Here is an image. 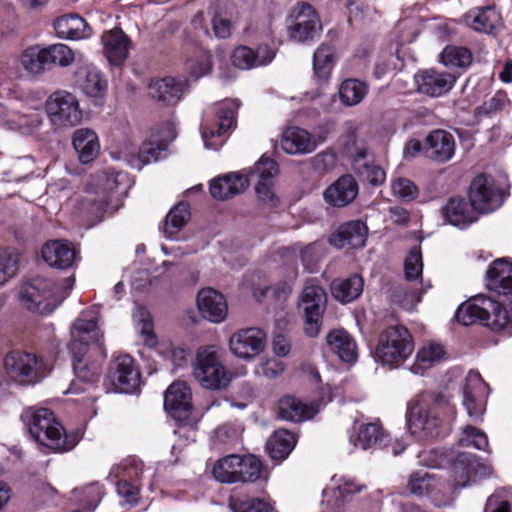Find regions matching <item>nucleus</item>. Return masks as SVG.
Masks as SVG:
<instances>
[{"instance_id": "6e6d98bb", "label": "nucleus", "mask_w": 512, "mask_h": 512, "mask_svg": "<svg viewBox=\"0 0 512 512\" xmlns=\"http://www.w3.org/2000/svg\"><path fill=\"white\" fill-rule=\"evenodd\" d=\"M108 205V199L92 194H88L81 202L83 212L92 222H99L104 218Z\"/></svg>"}, {"instance_id": "72a5a7b5", "label": "nucleus", "mask_w": 512, "mask_h": 512, "mask_svg": "<svg viewBox=\"0 0 512 512\" xmlns=\"http://www.w3.org/2000/svg\"><path fill=\"white\" fill-rule=\"evenodd\" d=\"M347 153L352 158V164L354 170L363 176L371 183L372 185H379L384 182L386 174L385 171L375 165H370L366 161V157L368 151L364 146H355L353 149L348 148Z\"/></svg>"}, {"instance_id": "13d9d810", "label": "nucleus", "mask_w": 512, "mask_h": 512, "mask_svg": "<svg viewBox=\"0 0 512 512\" xmlns=\"http://www.w3.org/2000/svg\"><path fill=\"white\" fill-rule=\"evenodd\" d=\"M446 352L444 346L437 342H429L424 345L416 355L417 362L424 367L437 364L445 359Z\"/></svg>"}, {"instance_id": "e433bc0d", "label": "nucleus", "mask_w": 512, "mask_h": 512, "mask_svg": "<svg viewBox=\"0 0 512 512\" xmlns=\"http://www.w3.org/2000/svg\"><path fill=\"white\" fill-rule=\"evenodd\" d=\"M464 20L474 30L490 33L500 24L501 16L494 7L487 6L470 10Z\"/></svg>"}, {"instance_id": "2f4dec72", "label": "nucleus", "mask_w": 512, "mask_h": 512, "mask_svg": "<svg viewBox=\"0 0 512 512\" xmlns=\"http://www.w3.org/2000/svg\"><path fill=\"white\" fill-rule=\"evenodd\" d=\"M249 180L246 176L230 173L218 177L210 183V193L214 199L227 200L247 189Z\"/></svg>"}, {"instance_id": "1a4fd4ad", "label": "nucleus", "mask_w": 512, "mask_h": 512, "mask_svg": "<svg viewBox=\"0 0 512 512\" xmlns=\"http://www.w3.org/2000/svg\"><path fill=\"white\" fill-rule=\"evenodd\" d=\"M327 295L319 285H306L299 295L298 310L305 320V332L308 336L318 335L322 316L326 309Z\"/></svg>"}, {"instance_id": "c756f323", "label": "nucleus", "mask_w": 512, "mask_h": 512, "mask_svg": "<svg viewBox=\"0 0 512 512\" xmlns=\"http://www.w3.org/2000/svg\"><path fill=\"white\" fill-rule=\"evenodd\" d=\"M170 140L158 134H151L141 145L137 155H131L128 163L131 167L141 170L144 165L158 161L167 150Z\"/></svg>"}, {"instance_id": "3c124183", "label": "nucleus", "mask_w": 512, "mask_h": 512, "mask_svg": "<svg viewBox=\"0 0 512 512\" xmlns=\"http://www.w3.org/2000/svg\"><path fill=\"white\" fill-rule=\"evenodd\" d=\"M124 178L123 173L110 170L103 171L96 176L95 194L110 200L111 194L118 189Z\"/></svg>"}, {"instance_id": "0e129e2a", "label": "nucleus", "mask_w": 512, "mask_h": 512, "mask_svg": "<svg viewBox=\"0 0 512 512\" xmlns=\"http://www.w3.org/2000/svg\"><path fill=\"white\" fill-rule=\"evenodd\" d=\"M423 270L421 249L414 246L408 253L404 262L405 277L408 280L417 279Z\"/></svg>"}, {"instance_id": "4c0bfd02", "label": "nucleus", "mask_w": 512, "mask_h": 512, "mask_svg": "<svg viewBox=\"0 0 512 512\" xmlns=\"http://www.w3.org/2000/svg\"><path fill=\"white\" fill-rule=\"evenodd\" d=\"M43 118L38 111L29 113H20L17 111H8L4 120L7 129L17 131L23 135L34 133L42 124Z\"/></svg>"}, {"instance_id": "aec40b11", "label": "nucleus", "mask_w": 512, "mask_h": 512, "mask_svg": "<svg viewBox=\"0 0 512 512\" xmlns=\"http://www.w3.org/2000/svg\"><path fill=\"white\" fill-rule=\"evenodd\" d=\"M75 85L88 97L102 98L107 91V80L91 64L79 65L74 72Z\"/></svg>"}, {"instance_id": "09e8293b", "label": "nucleus", "mask_w": 512, "mask_h": 512, "mask_svg": "<svg viewBox=\"0 0 512 512\" xmlns=\"http://www.w3.org/2000/svg\"><path fill=\"white\" fill-rule=\"evenodd\" d=\"M239 463V455L235 454L219 459L213 466L214 478L222 483H236Z\"/></svg>"}, {"instance_id": "58836bf2", "label": "nucleus", "mask_w": 512, "mask_h": 512, "mask_svg": "<svg viewBox=\"0 0 512 512\" xmlns=\"http://www.w3.org/2000/svg\"><path fill=\"white\" fill-rule=\"evenodd\" d=\"M18 63L30 76L43 75L48 65L45 47L40 45L27 47L19 54Z\"/></svg>"}, {"instance_id": "a878e982", "label": "nucleus", "mask_w": 512, "mask_h": 512, "mask_svg": "<svg viewBox=\"0 0 512 512\" xmlns=\"http://www.w3.org/2000/svg\"><path fill=\"white\" fill-rule=\"evenodd\" d=\"M41 252L44 261L58 269L71 267L76 259L74 246L65 240H51L42 247Z\"/></svg>"}, {"instance_id": "e2e57ef3", "label": "nucleus", "mask_w": 512, "mask_h": 512, "mask_svg": "<svg viewBox=\"0 0 512 512\" xmlns=\"http://www.w3.org/2000/svg\"><path fill=\"white\" fill-rule=\"evenodd\" d=\"M18 254L12 250L0 251V285L15 275L18 269Z\"/></svg>"}, {"instance_id": "6e6552de", "label": "nucleus", "mask_w": 512, "mask_h": 512, "mask_svg": "<svg viewBox=\"0 0 512 512\" xmlns=\"http://www.w3.org/2000/svg\"><path fill=\"white\" fill-rule=\"evenodd\" d=\"M98 318V310L90 308L83 311L74 321L69 342L72 355H86L90 344L100 345L103 333L98 326Z\"/></svg>"}, {"instance_id": "a211bd4d", "label": "nucleus", "mask_w": 512, "mask_h": 512, "mask_svg": "<svg viewBox=\"0 0 512 512\" xmlns=\"http://www.w3.org/2000/svg\"><path fill=\"white\" fill-rule=\"evenodd\" d=\"M295 24L290 27V37L297 42L313 40L322 30L318 15L311 5L299 4L293 11Z\"/></svg>"}, {"instance_id": "bf43d9fd", "label": "nucleus", "mask_w": 512, "mask_h": 512, "mask_svg": "<svg viewBox=\"0 0 512 512\" xmlns=\"http://www.w3.org/2000/svg\"><path fill=\"white\" fill-rule=\"evenodd\" d=\"M229 507L233 512H277L271 504L258 498H231Z\"/></svg>"}, {"instance_id": "4468645a", "label": "nucleus", "mask_w": 512, "mask_h": 512, "mask_svg": "<svg viewBox=\"0 0 512 512\" xmlns=\"http://www.w3.org/2000/svg\"><path fill=\"white\" fill-rule=\"evenodd\" d=\"M108 379L115 391L132 393L140 384V371L131 356L119 355L112 362Z\"/></svg>"}, {"instance_id": "412c9836", "label": "nucleus", "mask_w": 512, "mask_h": 512, "mask_svg": "<svg viewBox=\"0 0 512 512\" xmlns=\"http://www.w3.org/2000/svg\"><path fill=\"white\" fill-rule=\"evenodd\" d=\"M368 229L365 223L354 220L342 224L329 237V243L337 249L344 247L361 248L365 245Z\"/></svg>"}, {"instance_id": "0eeeda50", "label": "nucleus", "mask_w": 512, "mask_h": 512, "mask_svg": "<svg viewBox=\"0 0 512 512\" xmlns=\"http://www.w3.org/2000/svg\"><path fill=\"white\" fill-rule=\"evenodd\" d=\"M193 376L201 386L210 390L223 389L232 380L231 372L222 365L213 347L198 349L193 364Z\"/></svg>"}, {"instance_id": "c03bdc74", "label": "nucleus", "mask_w": 512, "mask_h": 512, "mask_svg": "<svg viewBox=\"0 0 512 512\" xmlns=\"http://www.w3.org/2000/svg\"><path fill=\"white\" fill-rule=\"evenodd\" d=\"M440 486V482L435 478V475L424 470L412 473L407 482L408 491L416 496L441 493Z\"/></svg>"}, {"instance_id": "603ef678", "label": "nucleus", "mask_w": 512, "mask_h": 512, "mask_svg": "<svg viewBox=\"0 0 512 512\" xmlns=\"http://www.w3.org/2000/svg\"><path fill=\"white\" fill-rule=\"evenodd\" d=\"M237 482H255L262 474V463L254 455L239 456Z\"/></svg>"}, {"instance_id": "f03ea898", "label": "nucleus", "mask_w": 512, "mask_h": 512, "mask_svg": "<svg viewBox=\"0 0 512 512\" xmlns=\"http://www.w3.org/2000/svg\"><path fill=\"white\" fill-rule=\"evenodd\" d=\"M21 417L32 438L53 452L70 451L78 443L77 434H67L54 413L47 408L27 409Z\"/></svg>"}, {"instance_id": "49530a36", "label": "nucleus", "mask_w": 512, "mask_h": 512, "mask_svg": "<svg viewBox=\"0 0 512 512\" xmlns=\"http://www.w3.org/2000/svg\"><path fill=\"white\" fill-rule=\"evenodd\" d=\"M335 65V51L333 47L321 44L313 55V71L315 77L326 81L330 78Z\"/></svg>"}, {"instance_id": "de8ad7c7", "label": "nucleus", "mask_w": 512, "mask_h": 512, "mask_svg": "<svg viewBox=\"0 0 512 512\" xmlns=\"http://www.w3.org/2000/svg\"><path fill=\"white\" fill-rule=\"evenodd\" d=\"M367 92V85L357 79H346L339 87L340 100L349 107L359 104L365 98Z\"/></svg>"}, {"instance_id": "2eb2a0df", "label": "nucleus", "mask_w": 512, "mask_h": 512, "mask_svg": "<svg viewBox=\"0 0 512 512\" xmlns=\"http://www.w3.org/2000/svg\"><path fill=\"white\" fill-rule=\"evenodd\" d=\"M324 142V135H312L304 128L292 126L283 131L280 144L286 154L305 155L314 152Z\"/></svg>"}, {"instance_id": "680f3d73", "label": "nucleus", "mask_w": 512, "mask_h": 512, "mask_svg": "<svg viewBox=\"0 0 512 512\" xmlns=\"http://www.w3.org/2000/svg\"><path fill=\"white\" fill-rule=\"evenodd\" d=\"M392 194L402 201H412L419 193L418 187L408 178L399 177L391 183Z\"/></svg>"}, {"instance_id": "7c9ffc66", "label": "nucleus", "mask_w": 512, "mask_h": 512, "mask_svg": "<svg viewBox=\"0 0 512 512\" xmlns=\"http://www.w3.org/2000/svg\"><path fill=\"white\" fill-rule=\"evenodd\" d=\"M318 412V405L307 404L292 396H284L278 401V416L283 420L306 421L312 419Z\"/></svg>"}, {"instance_id": "393cba45", "label": "nucleus", "mask_w": 512, "mask_h": 512, "mask_svg": "<svg viewBox=\"0 0 512 512\" xmlns=\"http://www.w3.org/2000/svg\"><path fill=\"white\" fill-rule=\"evenodd\" d=\"M359 192L358 183L350 175H342L325 191V201L334 207H344L355 200Z\"/></svg>"}, {"instance_id": "69168bd1", "label": "nucleus", "mask_w": 512, "mask_h": 512, "mask_svg": "<svg viewBox=\"0 0 512 512\" xmlns=\"http://www.w3.org/2000/svg\"><path fill=\"white\" fill-rule=\"evenodd\" d=\"M309 162L316 173L326 174L335 168L337 156L333 151L325 150L311 157Z\"/></svg>"}, {"instance_id": "9d476101", "label": "nucleus", "mask_w": 512, "mask_h": 512, "mask_svg": "<svg viewBox=\"0 0 512 512\" xmlns=\"http://www.w3.org/2000/svg\"><path fill=\"white\" fill-rule=\"evenodd\" d=\"M45 109L52 123L59 127H74L83 118L78 99L65 90L52 93L46 100Z\"/></svg>"}, {"instance_id": "423d86ee", "label": "nucleus", "mask_w": 512, "mask_h": 512, "mask_svg": "<svg viewBox=\"0 0 512 512\" xmlns=\"http://www.w3.org/2000/svg\"><path fill=\"white\" fill-rule=\"evenodd\" d=\"M413 350L414 343L408 329L395 324L380 333L375 356L384 365L397 366L404 362Z\"/></svg>"}, {"instance_id": "f8f14e48", "label": "nucleus", "mask_w": 512, "mask_h": 512, "mask_svg": "<svg viewBox=\"0 0 512 512\" xmlns=\"http://www.w3.org/2000/svg\"><path fill=\"white\" fill-rule=\"evenodd\" d=\"M239 106L240 103L236 100L226 101L217 106L216 127L203 125L201 128L206 148L217 150L225 143L228 131L235 126Z\"/></svg>"}, {"instance_id": "a19ab883", "label": "nucleus", "mask_w": 512, "mask_h": 512, "mask_svg": "<svg viewBox=\"0 0 512 512\" xmlns=\"http://www.w3.org/2000/svg\"><path fill=\"white\" fill-rule=\"evenodd\" d=\"M441 211L444 219L457 227H465L474 221L473 212L463 198H451Z\"/></svg>"}, {"instance_id": "9b49d317", "label": "nucleus", "mask_w": 512, "mask_h": 512, "mask_svg": "<svg viewBox=\"0 0 512 512\" xmlns=\"http://www.w3.org/2000/svg\"><path fill=\"white\" fill-rule=\"evenodd\" d=\"M503 199V193L492 176L479 174L471 181L469 200L474 210L480 213L493 212L502 205Z\"/></svg>"}, {"instance_id": "bb28decb", "label": "nucleus", "mask_w": 512, "mask_h": 512, "mask_svg": "<svg viewBox=\"0 0 512 512\" xmlns=\"http://www.w3.org/2000/svg\"><path fill=\"white\" fill-rule=\"evenodd\" d=\"M72 145L82 164L93 162L100 153V141L91 128H79L72 134Z\"/></svg>"}, {"instance_id": "5701e85b", "label": "nucleus", "mask_w": 512, "mask_h": 512, "mask_svg": "<svg viewBox=\"0 0 512 512\" xmlns=\"http://www.w3.org/2000/svg\"><path fill=\"white\" fill-rule=\"evenodd\" d=\"M456 148L454 136L442 129L431 131L425 139V152L427 156L437 162L449 161Z\"/></svg>"}, {"instance_id": "39448f33", "label": "nucleus", "mask_w": 512, "mask_h": 512, "mask_svg": "<svg viewBox=\"0 0 512 512\" xmlns=\"http://www.w3.org/2000/svg\"><path fill=\"white\" fill-rule=\"evenodd\" d=\"M455 318L464 326L481 322L491 329L500 330L507 325L510 316L498 301L479 295L471 301L462 303L455 313Z\"/></svg>"}, {"instance_id": "a18cd8bd", "label": "nucleus", "mask_w": 512, "mask_h": 512, "mask_svg": "<svg viewBox=\"0 0 512 512\" xmlns=\"http://www.w3.org/2000/svg\"><path fill=\"white\" fill-rule=\"evenodd\" d=\"M190 210L186 203H179L175 205L167 214L164 224L163 233L168 239H176L178 233L190 220Z\"/></svg>"}, {"instance_id": "774afa93", "label": "nucleus", "mask_w": 512, "mask_h": 512, "mask_svg": "<svg viewBox=\"0 0 512 512\" xmlns=\"http://www.w3.org/2000/svg\"><path fill=\"white\" fill-rule=\"evenodd\" d=\"M186 69L195 78L206 75L211 69L210 55L201 53L196 58L189 59L186 62Z\"/></svg>"}, {"instance_id": "20e7f679", "label": "nucleus", "mask_w": 512, "mask_h": 512, "mask_svg": "<svg viewBox=\"0 0 512 512\" xmlns=\"http://www.w3.org/2000/svg\"><path fill=\"white\" fill-rule=\"evenodd\" d=\"M73 285L74 279L71 277L57 283L50 279L36 277L22 286L20 299L29 310L50 313L69 295Z\"/></svg>"}, {"instance_id": "ea45409f", "label": "nucleus", "mask_w": 512, "mask_h": 512, "mask_svg": "<svg viewBox=\"0 0 512 512\" xmlns=\"http://www.w3.org/2000/svg\"><path fill=\"white\" fill-rule=\"evenodd\" d=\"M387 437L380 422L376 421L361 425L357 438L353 439V437H350V442H352L355 447H360L363 450L376 446L383 448L387 445Z\"/></svg>"}, {"instance_id": "cd10ccee", "label": "nucleus", "mask_w": 512, "mask_h": 512, "mask_svg": "<svg viewBox=\"0 0 512 512\" xmlns=\"http://www.w3.org/2000/svg\"><path fill=\"white\" fill-rule=\"evenodd\" d=\"M192 393L183 381L173 382L165 391L164 408L174 417L186 415L191 409Z\"/></svg>"}, {"instance_id": "c9c22d12", "label": "nucleus", "mask_w": 512, "mask_h": 512, "mask_svg": "<svg viewBox=\"0 0 512 512\" xmlns=\"http://www.w3.org/2000/svg\"><path fill=\"white\" fill-rule=\"evenodd\" d=\"M326 342L330 350L347 363L357 359V346L354 339L343 329H335L328 333Z\"/></svg>"}, {"instance_id": "79ce46f5", "label": "nucleus", "mask_w": 512, "mask_h": 512, "mask_svg": "<svg viewBox=\"0 0 512 512\" xmlns=\"http://www.w3.org/2000/svg\"><path fill=\"white\" fill-rule=\"evenodd\" d=\"M363 285V278L355 274L346 279H335L331 283V293L338 301L349 303L361 295Z\"/></svg>"}, {"instance_id": "b1692460", "label": "nucleus", "mask_w": 512, "mask_h": 512, "mask_svg": "<svg viewBox=\"0 0 512 512\" xmlns=\"http://www.w3.org/2000/svg\"><path fill=\"white\" fill-rule=\"evenodd\" d=\"M455 80L452 74L433 69L421 71L415 76L418 90L432 97H438L450 91Z\"/></svg>"}, {"instance_id": "5fc2aeb1", "label": "nucleus", "mask_w": 512, "mask_h": 512, "mask_svg": "<svg viewBox=\"0 0 512 512\" xmlns=\"http://www.w3.org/2000/svg\"><path fill=\"white\" fill-rule=\"evenodd\" d=\"M86 355H73V369L77 380L90 386L99 379V367L96 364H89L85 360Z\"/></svg>"}, {"instance_id": "052dcab7", "label": "nucleus", "mask_w": 512, "mask_h": 512, "mask_svg": "<svg viewBox=\"0 0 512 512\" xmlns=\"http://www.w3.org/2000/svg\"><path fill=\"white\" fill-rule=\"evenodd\" d=\"M278 173L279 168L275 160L269 157H261L253 167L251 177H256L257 182H273Z\"/></svg>"}, {"instance_id": "ddd939ff", "label": "nucleus", "mask_w": 512, "mask_h": 512, "mask_svg": "<svg viewBox=\"0 0 512 512\" xmlns=\"http://www.w3.org/2000/svg\"><path fill=\"white\" fill-rule=\"evenodd\" d=\"M266 334L259 328L240 329L232 334L229 349L240 359L249 360L264 351Z\"/></svg>"}, {"instance_id": "f704fd0d", "label": "nucleus", "mask_w": 512, "mask_h": 512, "mask_svg": "<svg viewBox=\"0 0 512 512\" xmlns=\"http://www.w3.org/2000/svg\"><path fill=\"white\" fill-rule=\"evenodd\" d=\"M148 90L153 99L170 105L181 99L184 85L172 77H167L151 81Z\"/></svg>"}, {"instance_id": "4d7b16f0", "label": "nucleus", "mask_w": 512, "mask_h": 512, "mask_svg": "<svg viewBox=\"0 0 512 512\" xmlns=\"http://www.w3.org/2000/svg\"><path fill=\"white\" fill-rule=\"evenodd\" d=\"M441 61L445 66L467 67L472 62V54L465 47L448 46L441 54Z\"/></svg>"}, {"instance_id": "c85d7f7f", "label": "nucleus", "mask_w": 512, "mask_h": 512, "mask_svg": "<svg viewBox=\"0 0 512 512\" xmlns=\"http://www.w3.org/2000/svg\"><path fill=\"white\" fill-rule=\"evenodd\" d=\"M103 52L113 65L122 64L128 57L130 40L119 28L106 31L102 35Z\"/></svg>"}, {"instance_id": "473e14b6", "label": "nucleus", "mask_w": 512, "mask_h": 512, "mask_svg": "<svg viewBox=\"0 0 512 512\" xmlns=\"http://www.w3.org/2000/svg\"><path fill=\"white\" fill-rule=\"evenodd\" d=\"M58 37L70 40H80L92 35V28L78 15H63L53 23Z\"/></svg>"}, {"instance_id": "338daca9", "label": "nucleus", "mask_w": 512, "mask_h": 512, "mask_svg": "<svg viewBox=\"0 0 512 512\" xmlns=\"http://www.w3.org/2000/svg\"><path fill=\"white\" fill-rule=\"evenodd\" d=\"M254 50L247 46L236 47L231 55L232 64L242 70H248L255 66Z\"/></svg>"}, {"instance_id": "7ed1b4c3", "label": "nucleus", "mask_w": 512, "mask_h": 512, "mask_svg": "<svg viewBox=\"0 0 512 512\" xmlns=\"http://www.w3.org/2000/svg\"><path fill=\"white\" fill-rule=\"evenodd\" d=\"M465 447L486 450L488 447L487 435L471 425L462 428L457 445L451 455L454 481L455 485L459 487H466L478 476H482V471L485 470V467L478 463L472 454L460 450Z\"/></svg>"}, {"instance_id": "37998d69", "label": "nucleus", "mask_w": 512, "mask_h": 512, "mask_svg": "<svg viewBox=\"0 0 512 512\" xmlns=\"http://www.w3.org/2000/svg\"><path fill=\"white\" fill-rule=\"evenodd\" d=\"M296 438L293 433L285 429H279L270 436L266 443V449L274 460H284L293 450Z\"/></svg>"}, {"instance_id": "8fccbe9b", "label": "nucleus", "mask_w": 512, "mask_h": 512, "mask_svg": "<svg viewBox=\"0 0 512 512\" xmlns=\"http://www.w3.org/2000/svg\"><path fill=\"white\" fill-rule=\"evenodd\" d=\"M133 320L144 343L149 347L155 346L157 339L154 334L150 312L144 307H137L133 312Z\"/></svg>"}, {"instance_id": "f3484780", "label": "nucleus", "mask_w": 512, "mask_h": 512, "mask_svg": "<svg viewBox=\"0 0 512 512\" xmlns=\"http://www.w3.org/2000/svg\"><path fill=\"white\" fill-rule=\"evenodd\" d=\"M487 385L476 371H470L463 387V405L472 420H479L485 411Z\"/></svg>"}, {"instance_id": "864d4df0", "label": "nucleus", "mask_w": 512, "mask_h": 512, "mask_svg": "<svg viewBox=\"0 0 512 512\" xmlns=\"http://www.w3.org/2000/svg\"><path fill=\"white\" fill-rule=\"evenodd\" d=\"M48 65L61 68L72 65L75 61L74 51L66 44L56 43L45 47Z\"/></svg>"}, {"instance_id": "6ab92c4d", "label": "nucleus", "mask_w": 512, "mask_h": 512, "mask_svg": "<svg viewBox=\"0 0 512 512\" xmlns=\"http://www.w3.org/2000/svg\"><path fill=\"white\" fill-rule=\"evenodd\" d=\"M197 308L201 316L212 323H221L228 315L225 297L212 288H204L198 292Z\"/></svg>"}, {"instance_id": "4be33fe9", "label": "nucleus", "mask_w": 512, "mask_h": 512, "mask_svg": "<svg viewBox=\"0 0 512 512\" xmlns=\"http://www.w3.org/2000/svg\"><path fill=\"white\" fill-rule=\"evenodd\" d=\"M488 287L512 303V264L506 258L492 262L487 270Z\"/></svg>"}, {"instance_id": "dca6fc26", "label": "nucleus", "mask_w": 512, "mask_h": 512, "mask_svg": "<svg viewBox=\"0 0 512 512\" xmlns=\"http://www.w3.org/2000/svg\"><path fill=\"white\" fill-rule=\"evenodd\" d=\"M7 375L20 384H30L36 381L38 375V361L35 355L12 351L4 359Z\"/></svg>"}, {"instance_id": "f257e3e1", "label": "nucleus", "mask_w": 512, "mask_h": 512, "mask_svg": "<svg viewBox=\"0 0 512 512\" xmlns=\"http://www.w3.org/2000/svg\"><path fill=\"white\" fill-rule=\"evenodd\" d=\"M455 406L442 393L421 392L408 404V429L415 437L425 440L438 435L441 416L455 418Z\"/></svg>"}]
</instances>
